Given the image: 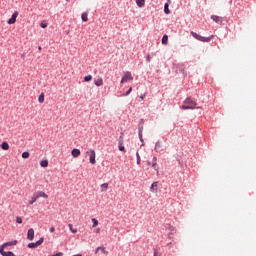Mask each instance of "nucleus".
<instances>
[{"instance_id":"nucleus-29","label":"nucleus","mask_w":256,"mask_h":256,"mask_svg":"<svg viewBox=\"0 0 256 256\" xmlns=\"http://www.w3.org/2000/svg\"><path fill=\"white\" fill-rule=\"evenodd\" d=\"M68 227H69L71 233H77V228H73V224H69Z\"/></svg>"},{"instance_id":"nucleus-23","label":"nucleus","mask_w":256,"mask_h":256,"mask_svg":"<svg viewBox=\"0 0 256 256\" xmlns=\"http://www.w3.org/2000/svg\"><path fill=\"white\" fill-rule=\"evenodd\" d=\"M40 166L41 167H49V161L48 160H42L41 162H40Z\"/></svg>"},{"instance_id":"nucleus-25","label":"nucleus","mask_w":256,"mask_h":256,"mask_svg":"<svg viewBox=\"0 0 256 256\" xmlns=\"http://www.w3.org/2000/svg\"><path fill=\"white\" fill-rule=\"evenodd\" d=\"M164 13H166V15H169V13H171V11L169 10V4H165L164 5Z\"/></svg>"},{"instance_id":"nucleus-39","label":"nucleus","mask_w":256,"mask_h":256,"mask_svg":"<svg viewBox=\"0 0 256 256\" xmlns=\"http://www.w3.org/2000/svg\"><path fill=\"white\" fill-rule=\"evenodd\" d=\"M100 231H101V228L96 229V233H100Z\"/></svg>"},{"instance_id":"nucleus-27","label":"nucleus","mask_w":256,"mask_h":256,"mask_svg":"<svg viewBox=\"0 0 256 256\" xmlns=\"http://www.w3.org/2000/svg\"><path fill=\"white\" fill-rule=\"evenodd\" d=\"M81 18H82V21H84V23H87V21H89V18H87V13L85 12L81 15Z\"/></svg>"},{"instance_id":"nucleus-31","label":"nucleus","mask_w":256,"mask_h":256,"mask_svg":"<svg viewBox=\"0 0 256 256\" xmlns=\"http://www.w3.org/2000/svg\"><path fill=\"white\" fill-rule=\"evenodd\" d=\"M29 152H23L22 153V159H29Z\"/></svg>"},{"instance_id":"nucleus-18","label":"nucleus","mask_w":256,"mask_h":256,"mask_svg":"<svg viewBox=\"0 0 256 256\" xmlns=\"http://www.w3.org/2000/svg\"><path fill=\"white\" fill-rule=\"evenodd\" d=\"M157 187H158V182H154V183L151 185L150 191H151L152 193H157Z\"/></svg>"},{"instance_id":"nucleus-4","label":"nucleus","mask_w":256,"mask_h":256,"mask_svg":"<svg viewBox=\"0 0 256 256\" xmlns=\"http://www.w3.org/2000/svg\"><path fill=\"white\" fill-rule=\"evenodd\" d=\"M44 238H40L36 243L32 242L28 244L29 249H35L39 247L40 245H43Z\"/></svg>"},{"instance_id":"nucleus-9","label":"nucleus","mask_w":256,"mask_h":256,"mask_svg":"<svg viewBox=\"0 0 256 256\" xmlns=\"http://www.w3.org/2000/svg\"><path fill=\"white\" fill-rule=\"evenodd\" d=\"M211 19L215 21V23H218V25H221L223 23V18L220 16L212 15Z\"/></svg>"},{"instance_id":"nucleus-2","label":"nucleus","mask_w":256,"mask_h":256,"mask_svg":"<svg viewBox=\"0 0 256 256\" xmlns=\"http://www.w3.org/2000/svg\"><path fill=\"white\" fill-rule=\"evenodd\" d=\"M190 33H191L192 37H194V39H197V41H201L202 43H209L212 39H215L214 35H211L209 37H204V36L197 34L194 31H191Z\"/></svg>"},{"instance_id":"nucleus-13","label":"nucleus","mask_w":256,"mask_h":256,"mask_svg":"<svg viewBox=\"0 0 256 256\" xmlns=\"http://www.w3.org/2000/svg\"><path fill=\"white\" fill-rule=\"evenodd\" d=\"M94 85H96V87H103V78H97L94 80Z\"/></svg>"},{"instance_id":"nucleus-19","label":"nucleus","mask_w":256,"mask_h":256,"mask_svg":"<svg viewBox=\"0 0 256 256\" xmlns=\"http://www.w3.org/2000/svg\"><path fill=\"white\" fill-rule=\"evenodd\" d=\"M1 149H3V151H9V143L2 142Z\"/></svg>"},{"instance_id":"nucleus-41","label":"nucleus","mask_w":256,"mask_h":256,"mask_svg":"<svg viewBox=\"0 0 256 256\" xmlns=\"http://www.w3.org/2000/svg\"><path fill=\"white\" fill-rule=\"evenodd\" d=\"M147 165H148V166L151 165V162L148 161V162H147Z\"/></svg>"},{"instance_id":"nucleus-8","label":"nucleus","mask_w":256,"mask_h":256,"mask_svg":"<svg viewBox=\"0 0 256 256\" xmlns=\"http://www.w3.org/2000/svg\"><path fill=\"white\" fill-rule=\"evenodd\" d=\"M154 151H156V153H163V144L161 141L156 142Z\"/></svg>"},{"instance_id":"nucleus-12","label":"nucleus","mask_w":256,"mask_h":256,"mask_svg":"<svg viewBox=\"0 0 256 256\" xmlns=\"http://www.w3.org/2000/svg\"><path fill=\"white\" fill-rule=\"evenodd\" d=\"M71 155L72 157H74L75 159H77V157H79V155H81V150L77 149V148H74L72 151H71Z\"/></svg>"},{"instance_id":"nucleus-26","label":"nucleus","mask_w":256,"mask_h":256,"mask_svg":"<svg viewBox=\"0 0 256 256\" xmlns=\"http://www.w3.org/2000/svg\"><path fill=\"white\" fill-rule=\"evenodd\" d=\"M91 221L93 223V225H92L93 228H95V227H97V225H99V220H97L96 218H92Z\"/></svg>"},{"instance_id":"nucleus-37","label":"nucleus","mask_w":256,"mask_h":256,"mask_svg":"<svg viewBox=\"0 0 256 256\" xmlns=\"http://www.w3.org/2000/svg\"><path fill=\"white\" fill-rule=\"evenodd\" d=\"M139 138H140V141H143V134L141 132H139Z\"/></svg>"},{"instance_id":"nucleus-34","label":"nucleus","mask_w":256,"mask_h":256,"mask_svg":"<svg viewBox=\"0 0 256 256\" xmlns=\"http://www.w3.org/2000/svg\"><path fill=\"white\" fill-rule=\"evenodd\" d=\"M40 27H42V29H45L47 27V22H41Z\"/></svg>"},{"instance_id":"nucleus-6","label":"nucleus","mask_w":256,"mask_h":256,"mask_svg":"<svg viewBox=\"0 0 256 256\" xmlns=\"http://www.w3.org/2000/svg\"><path fill=\"white\" fill-rule=\"evenodd\" d=\"M17 17H19V12L15 11L12 14V17L8 20V25H15V23L17 21Z\"/></svg>"},{"instance_id":"nucleus-3","label":"nucleus","mask_w":256,"mask_h":256,"mask_svg":"<svg viewBox=\"0 0 256 256\" xmlns=\"http://www.w3.org/2000/svg\"><path fill=\"white\" fill-rule=\"evenodd\" d=\"M127 81H133V75H131V72H125L121 79V83H127Z\"/></svg>"},{"instance_id":"nucleus-11","label":"nucleus","mask_w":256,"mask_h":256,"mask_svg":"<svg viewBox=\"0 0 256 256\" xmlns=\"http://www.w3.org/2000/svg\"><path fill=\"white\" fill-rule=\"evenodd\" d=\"M0 255L2 256H16L13 252L8 251L5 252V250H3V247H0Z\"/></svg>"},{"instance_id":"nucleus-33","label":"nucleus","mask_w":256,"mask_h":256,"mask_svg":"<svg viewBox=\"0 0 256 256\" xmlns=\"http://www.w3.org/2000/svg\"><path fill=\"white\" fill-rule=\"evenodd\" d=\"M16 223H18V224L23 223V219L21 218V216L16 217Z\"/></svg>"},{"instance_id":"nucleus-36","label":"nucleus","mask_w":256,"mask_h":256,"mask_svg":"<svg viewBox=\"0 0 256 256\" xmlns=\"http://www.w3.org/2000/svg\"><path fill=\"white\" fill-rule=\"evenodd\" d=\"M50 233H55V227L54 226L50 227Z\"/></svg>"},{"instance_id":"nucleus-35","label":"nucleus","mask_w":256,"mask_h":256,"mask_svg":"<svg viewBox=\"0 0 256 256\" xmlns=\"http://www.w3.org/2000/svg\"><path fill=\"white\" fill-rule=\"evenodd\" d=\"M132 91H133V88L130 87L129 90L126 92L125 95H126V96L129 95Z\"/></svg>"},{"instance_id":"nucleus-22","label":"nucleus","mask_w":256,"mask_h":256,"mask_svg":"<svg viewBox=\"0 0 256 256\" xmlns=\"http://www.w3.org/2000/svg\"><path fill=\"white\" fill-rule=\"evenodd\" d=\"M152 161V168L154 169V171H157V157H153Z\"/></svg>"},{"instance_id":"nucleus-24","label":"nucleus","mask_w":256,"mask_h":256,"mask_svg":"<svg viewBox=\"0 0 256 256\" xmlns=\"http://www.w3.org/2000/svg\"><path fill=\"white\" fill-rule=\"evenodd\" d=\"M136 5L139 7H144L145 6V0H136Z\"/></svg>"},{"instance_id":"nucleus-32","label":"nucleus","mask_w":256,"mask_h":256,"mask_svg":"<svg viewBox=\"0 0 256 256\" xmlns=\"http://www.w3.org/2000/svg\"><path fill=\"white\" fill-rule=\"evenodd\" d=\"M92 79H93V76H91V75H87V76L84 77V81H86V82H89Z\"/></svg>"},{"instance_id":"nucleus-1","label":"nucleus","mask_w":256,"mask_h":256,"mask_svg":"<svg viewBox=\"0 0 256 256\" xmlns=\"http://www.w3.org/2000/svg\"><path fill=\"white\" fill-rule=\"evenodd\" d=\"M197 106V102L195 101V99L193 98H187L183 105H182V109L187 110V109H201V107H196Z\"/></svg>"},{"instance_id":"nucleus-5","label":"nucleus","mask_w":256,"mask_h":256,"mask_svg":"<svg viewBox=\"0 0 256 256\" xmlns=\"http://www.w3.org/2000/svg\"><path fill=\"white\" fill-rule=\"evenodd\" d=\"M86 153H87V155H90L89 161H90L91 165H95V163H97V160H95V157H96L95 150H90Z\"/></svg>"},{"instance_id":"nucleus-40","label":"nucleus","mask_w":256,"mask_h":256,"mask_svg":"<svg viewBox=\"0 0 256 256\" xmlns=\"http://www.w3.org/2000/svg\"><path fill=\"white\" fill-rule=\"evenodd\" d=\"M140 99H145V95H141V96H140Z\"/></svg>"},{"instance_id":"nucleus-30","label":"nucleus","mask_w":256,"mask_h":256,"mask_svg":"<svg viewBox=\"0 0 256 256\" xmlns=\"http://www.w3.org/2000/svg\"><path fill=\"white\" fill-rule=\"evenodd\" d=\"M136 159H137V165H141V156L139 155V152L136 153Z\"/></svg>"},{"instance_id":"nucleus-14","label":"nucleus","mask_w":256,"mask_h":256,"mask_svg":"<svg viewBox=\"0 0 256 256\" xmlns=\"http://www.w3.org/2000/svg\"><path fill=\"white\" fill-rule=\"evenodd\" d=\"M36 197H38V199H39V197H43L44 199H48V198H49V195H47V193H45V192H43V191H38V192L36 193Z\"/></svg>"},{"instance_id":"nucleus-21","label":"nucleus","mask_w":256,"mask_h":256,"mask_svg":"<svg viewBox=\"0 0 256 256\" xmlns=\"http://www.w3.org/2000/svg\"><path fill=\"white\" fill-rule=\"evenodd\" d=\"M39 103H45V93H41L38 97Z\"/></svg>"},{"instance_id":"nucleus-17","label":"nucleus","mask_w":256,"mask_h":256,"mask_svg":"<svg viewBox=\"0 0 256 256\" xmlns=\"http://www.w3.org/2000/svg\"><path fill=\"white\" fill-rule=\"evenodd\" d=\"M99 251H101L104 255H107L109 253L107 252V250H105V247H101V246L97 247L95 253L97 254L99 253Z\"/></svg>"},{"instance_id":"nucleus-28","label":"nucleus","mask_w":256,"mask_h":256,"mask_svg":"<svg viewBox=\"0 0 256 256\" xmlns=\"http://www.w3.org/2000/svg\"><path fill=\"white\" fill-rule=\"evenodd\" d=\"M101 188H102V191H107V189H109V184L103 183V184H101Z\"/></svg>"},{"instance_id":"nucleus-15","label":"nucleus","mask_w":256,"mask_h":256,"mask_svg":"<svg viewBox=\"0 0 256 256\" xmlns=\"http://www.w3.org/2000/svg\"><path fill=\"white\" fill-rule=\"evenodd\" d=\"M38 199H39V196H37V194H33V196L31 197V200L28 201V204L33 205V203H35Z\"/></svg>"},{"instance_id":"nucleus-42","label":"nucleus","mask_w":256,"mask_h":256,"mask_svg":"<svg viewBox=\"0 0 256 256\" xmlns=\"http://www.w3.org/2000/svg\"><path fill=\"white\" fill-rule=\"evenodd\" d=\"M38 50L41 51V46L38 47Z\"/></svg>"},{"instance_id":"nucleus-10","label":"nucleus","mask_w":256,"mask_h":256,"mask_svg":"<svg viewBox=\"0 0 256 256\" xmlns=\"http://www.w3.org/2000/svg\"><path fill=\"white\" fill-rule=\"evenodd\" d=\"M13 245H17V240H13L11 242H6L2 244L0 247H2V250L5 249V247H11Z\"/></svg>"},{"instance_id":"nucleus-20","label":"nucleus","mask_w":256,"mask_h":256,"mask_svg":"<svg viewBox=\"0 0 256 256\" xmlns=\"http://www.w3.org/2000/svg\"><path fill=\"white\" fill-rule=\"evenodd\" d=\"M119 151H122L123 153H127V150H125V146H123V140L119 141Z\"/></svg>"},{"instance_id":"nucleus-16","label":"nucleus","mask_w":256,"mask_h":256,"mask_svg":"<svg viewBox=\"0 0 256 256\" xmlns=\"http://www.w3.org/2000/svg\"><path fill=\"white\" fill-rule=\"evenodd\" d=\"M162 45H169V36L167 34L162 37Z\"/></svg>"},{"instance_id":"nucleus-38","label":"nucleus","mask_w":256,"mask_h":256,"mask_svg":"<svg viewBox=\"0 0 256 256\" xmlns=\"http://www.w3.org/2000/svg\"><path fill=\"white\" fill-rule=\"evenodd\" d=\"M146 61H151V56L150 55H148L147 57H146Z\"/></svg>"},{"instance_id":"nucleus-7","label":"nucleus","mask_w":256,"mask_h":256,"mask_svg":"<svg viewBox=\"0 0 256 256\" xmlns=\"http://www.w3.org/2000/svg\"><path fill=\"white\" fill-rule=\"evenodd\" d=\"M27 239H28V241H33V239H35V230L33 228H30L28 230Z\"/></svg>"}]
</instances>
